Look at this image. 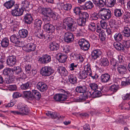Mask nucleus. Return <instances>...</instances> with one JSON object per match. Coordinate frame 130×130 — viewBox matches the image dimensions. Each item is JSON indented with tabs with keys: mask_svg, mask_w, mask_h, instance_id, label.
<instances>
[{
	"mask_svg": "<svg viewBox=\"0 0 130 130\" xmlns=\"http://www.w3.org/2000/svg\"><path fill=\"white\" fill-rule=\"evenodd\" d=\"M38 12L42 14L44 16H50L51 18L55 20H56L59 18V15L57 13L53 12L50 8L42 7H39L38 9Z\"/></svg>",
	"mask_w": 130,
	"mask_h": 130,
	"instance_id": "obj_1",
	"label": "nucleus"
},
{
	"mask_svg": "<svg viewBox=\"0 0 130 130\" xmlns=\"http://www.w3.org/2000/svg\"><path fill=\"white\" fill-rule=\"evenodd\" d=\"M87 88L84 86H77L75 88L76 91L78 93H83V94L79 97L77 98L75 101L77 102H81L86 99L88 95V92H86Z\"/></svg>",
	"mask_w": 130,
	"mask_h": 130,
	"instance_id": "obj_2",
	"label": "nucleus"
},
{
	"mask_svg": "<svg viewBox=\"0 0 130 130\" xmlns=\"http://www.w3.org/2000/svg\"><path fill=\"white\" fill-rule=\"evenodd\" d=\"M63 24L65 26V29L68 31H74L77 27L76 23L70 17L66 18L64 20Z\"/></svg>",
	"mask_w": 130,
	"mask_h": 130,
	"instance_id": "obj_3",
	"label": "nucleus"
},
{
	"mask_svg": "<svg viewBox=\"0 0 130 130\" xmlns=\"http://www.w3.org/2000/svg\"><path fill=\"white\" fill-rule=\"evenodd\" d=\"M23 93L24 96L30 100L34 99L39 100L41 96V94L36 90H32L31 92L30 91H24Z\"/></svg>",
	"mask_w": 130,
	"mask_h": 130,
	"instance_id": "obj_4",
	"label": "nucleus"
},
{
	"mask_svg": "<svg viewBox=\"0 0 130 130\" xmlns=\"http://www.w3.org/2000/svg\"><path fill=\"white\" fill-rule=\"evenodd\" d=\"M18 111H12L11 112L14 115H20L22 116L27 115L29 111L28 106L25 104L19 103L17 106Z\"/></svg>",
	"mask_w": 130,
	"mask_h": 130,
	"instance_id": "obj_5",
	"label": "nucleus"
},
{
	"mask_svg": "<svg viewBox=\"0 0 130 130\" xmlns=\"http://www.w3.org/2000/svg\"><path fill=\"white\" fill-rule=\"evenodd\" d=\"M99 16L103 20H108L111 17L112 13L109 9L105 8L100 9L98 12Z\"/></svg>",
	"mask_w": 130,
	"mask_h": 130,
	"instance_id": "obj_6",
	"label": "nucleus"
},
{
	"mask_svg": "<svg viewBox=\"0 0 130 130\" xmlns=\"http://www.w3.org/2000/svg\"><path fill=\"white\" fill-rule=\"evenodd\" d=\"M61 92H64V94H57L53 96V99L57 101H65L67 99L68 97L71 95L68 91H66L63 90H61Z\"/></svg>",
	"mask_w": 130,
	"mask_h": 130,
	"instance_id": "obj_7",
	"label": "nucleus"
},
{
	"mask_svg": "<svg viewBox=\"0 0 130 130\" xmlns=\"http://www.w3.org/2000/svg\"><path fill=\"white\" fill-rule=\"evenodd\" d=\"M54 72V70L51 67L49 66H45L41 69V74L43 76H47L51 75Z\"/></svg>",
	"mask_w": 130,
	"mask_h": 130,
	"instance_id": "obj_8",
	"label": "nucleus"
},
{
	"mask_svg": "<svg viewBox=\"0 0 130 130\" xmlns=\"http://www.w3.org/2000/svg\"><path fill=\"white\" fill-rule=\"evenodd\" d=\"M78 44L81 48L84 51L88 50L90 47L88 41L84 39H80L79 41Z\"/></svg>",
	"mask_w": 130,
	"mask_h": 130,
	"instance_id": "obj_9",
	"label": "nucleus"
},
{
	"mask_svg": "<svg viewBox=\"0 0 130 130\" xmlns=\"http://www.w3.org/2000/svg\"><path fill=\"white\" fill-rule=\"evenodd\" d=\"M38 61L41 64H47L51 61V57L47 54L44 55L39 58Z\"/></svg>",
	"mask_w": 130,
	"mask_h": 130,
	"instance_id": "obj_10",
	"label": "nucleus"
},
{
	"mask_svg": "<svg viewBox=\"0 0 130 130\" xmlns=\"http://www.w3.org/2000/svg\"><path fill=\"white\" fill-rule=\"evenodd\" d=\"M16 62V57L14 55L9 56L7 57L6 62L9 67H13L14 65Z\"/></svg>",
	"mask_w": 130,
	"mask_h": 130,
	"instance_id": "obj_11",
	"label": "nucleus"
},
{
	"mask_svg": "<svg viewBox=\"0 0 130 130\" xmlns=\"http://www.w3.org/2000/svg\"><path fill=\"white\" fill-rule=\"evenodd\" d=\"M64 39L66 42L70 43L74 40V37L72 33L69 32L65 33L64 35Z\"/></svg>",
	"mask_w": 130,
	"mask_h": 130,
	"instance_id": "obj_12",
	"label": "nucleus"
},
{
	"mask_svg": "<svg viewBox=\"0 0 130 130\" xmlns=\"http://www.w3.org/2000/svg\"><path fill=\"white\" fill-rule=\"evenodd\" d=\"M36 45L33 43H29L23 47V49L27 52L34 51L35 50Z\"/></svg>",
	"mask_w": 130,
	"mask_h": 130,
	"instance_id": "obj_13",
	"label": "nucleus"
},
{
	"mask_svg": "<svg viewBox=\"0 0 130 130\" xmlns=\"http://www.w3.org/2000/svg\"><path fill=\"white\" fill-rule=\"evenodd\" d=\"M102 51L99 49H96L93 50L91 52V56L93 59H96L99 57L102 54Z\"/></svg>",
	"mask_w": 130,
	"mask_h": 130,
	"instance_id": "obj_14",
	"label": "nucleus"
},
{
	"mask_svg": "<svg viewBox=\"0 0 130 130\" xmlns=\"http://www.w3.org/2000/svg\"><path fill=\"white\" fill-rule=\"evenodd\" d=\"M24 10L22 8H18L15 7V8L12 10L11 12L12 15L14 16H18L21 15L23 14Z\"/></svg>",
	"mask_w": 130,
	"mask_h": 130,
	"instance_id": "obj_15",
	"label": "nucleus"
},
{
	"mask_svg": "<svg viewBox=\"0 0 130 130\" xmlns=\"http://www.w3.org/2000/svg\"><path fill=\"white\" fill-rule=\"evenodd\" d=\"M43 28L44 30L48 33H53L55 29L54 27L50 24H45L43 26Z\"/></svg>",
	"mask_w": 130,
	"mask_h": 130,
	"instance_id": "obj_16",
	"label": "nucleus"
},
{
	"mask_svg": "<svg viewBox=\"0 0 130 130\" xmlns=\"http://www.w3.org/2000/svg\"><path fill=\"white\" fill-rule=\"evenodd\" d=\"M101 1L102 3H101L102 4V5H103V7L104 5H106L110 7H113L116 3V0H105V1Z\"/></svg>",
	"mask_w": 130,
	"mask_h": 130,
	"instance_id": "obj_17",
	"label": "nucleus"
},
{
	"mask_svg": "<svg viewBox=\"0 0 130 130\" xmlns=\"http://www.w3.org/2000/svg\"><path fill=\"white\" fill-rule=\"evenodd\" d=\"M123 32L125 37H128L130 36V23H125Z\"/></svg>",
	"mask_w": 130,
	"mask_h": 130,
	"instance_id": "obj_18",
	"label": "nucleus"
},
{
	"mask_svg": "<svg viewBox=\"0 0 130 130\" xmlns=\"http://www.w3.org/2000/svg\"><path fill=\"white\" fill-rule=\"evenodd\" d=\"M37 87L38 89L41 91H44L47 88V85L43 82H40L37 85Z\"/></svg>",
	"mask_w": 130,
	"mask_h": 130,
	"instance_id": "obj_19",
	"label": "nucleus"
},
{
	"mask_svg": "<svg viewBox=\"0 0 130 130\" xmlns=\"http://www.w3.org/2000/svg\"><path fill=\"white\" fill-rule=\"evenodd\" d=\"M100 78L101 82L103 83L108 82L110 78V75L107 73L102 74Z\"/></svg>",
	"mask_w": 130,
	"mask_h": 130,
	"instance_id": "obj_20",
	"label": "nucleus"
},
{
	"mask_svg": "<svg viewBox=\"0 0 130 130\" xmlns=\"http://www.w3.org/2000/svg\"><path fill=\"white\" fill-rule=\"evenodd\" d=\"M29 5V2L26 0H24L22 2L21 4L22 8L23 9H24L25 11H29L30 9Z\"/></svg>",
	"mask_w": 130,
	"mask_h": 130,
	"instance_id": "obj_21",
	"label": "nucleus"
},
{
	"mask_svg": "<svg viewBox=\"0 0 130 130\" xmlns=\"http://www.w3.org/2000/svg\"><path fill=\"white\" fill-rule=\"evenodd\" d=\"M72 7V5L71 3H66L63 4L61 5V8L62 10L65 11L70 10Z\"/></svg>",
	"mask_w": 130,
	"mask_h": 130,
	"instance_id": "obj_22",
	"label": "nucleus"
},
{
	"mask_svg": "<svg viewBox=\"0 0 130 130\" xmlns=\"http://www.w3.org/2000/svg\"><path fill=\"white\" fill-rule=\"evenodd\" d=\"M115 48L118 50H122V51L125 52V48L123 45L118 42H115L113 44Z\"/></svg>",
	"mask_w": 130,
	"mask_h": 130,
	"instance_id": "obj_23",
	"label": "nucleus"
},
{
	"mask_svg": "<svg viewBox=\"0 0 130 130\" xmlns=\"http://www.w3.org/2000/svg\"><path fill=\"white\" fill-rule=\"evenodd\" d=\"M117 71L119 74L121 75H123L126 73V68L123 66L120 65L117 68Z\"/></svg>",
	"mask_w": 130,
	"mask_h": 130,
	"instance_id": "obj_24",
	"label": "nucleus"
},
{
	"mask_svg": "<svg viewBox=\"0 0 130 130\" xmlns=\"http://www.w3.org/2000/svg\"><path fill=\"white\" fill-rule=\"evenodd\" d=\"M19 34L21 38H25L27 36L28 32L27 30L23 29L19 30Z\"/></svg>",
	"mask_w": 130,
	"mask_h": 130,
	"instance_id": "obj_25",
	"label": "nucleus"
},
{
	"mask_svg": "<svg viewBox=\"0 0 130 130\" xmlns=\"http://www.w3.org/2000/svg\"><path fill=\"white\" fill-rule=\"evenodd\" d=\"M24 20L25 22L27 24L31 23L33 19L30 14H26L24 16Z\"/></svg>",
	"mask_w": 130,
	"mask_h": 130,
	"instance_id": "obj_26",
	"label": "nucleus"
},
{
	"mask_svg": "<svg viewBox=\"0 0 130 130\" xmlns=\"http://www.w3.org/2000/svg\"><path fill=\"white\" fill-rule=\"evenodd\" d=\"M57 71L61 75L64 76H67L68 73L66 69L62 67H59L57 69Z\"/></svg>",
	"mask_w": 130,
	"mask_h": 130,
	"instance_id": "obj_27",
	"label": "nucleus"
},
{
	"mask_svg": "<svg viewBox=\"0 0 130 130\" xmlns=\"http://www.w3.org/2000/svg\"><path fill=\"white\" fill-rule=\"evenodd\" d=\"M90 95L93 98H95L97 97H100L101 95V92L100 91H94L92 93L90 92H88V95L90 96Z\"/></svg>",
	"mask_w": 130,
	"mask_h": 130,
	"instance_id": "obj_28",
	"label": "nucleus"
},
{
	"mask_svg": "<svg viewBox=\"0 0 130 130\" xmlns=\"http://www.w3.org/2000/svg\"><path fill=\"white\" fill-rule=\"evenodd\" d=\"M123 13V10L120 9H116L114 10V15L117 18H119L122 16Z\"/></svg>",
	"mask_w": 130,
	"mask_h": 130,
	"instance_id": "obj_29",
	"label": "nucleus"
},
{
	"mask_svg": "<svg viewBox=\"0 0 130 130\" xmlns=\"http://www.w3.org/2000/svg\"><path fill=\"white\" fill-rule=\"evenodd\" d=\"M110 27L113 33L117 31L118 27V22L114 20L112 22V24L111 25Z\"/></svg>",
	"mask_w": 130,
	"mask_h": 130,
	"instance_id": "obj_30",
	"label": "nucleus"
},
{
	"mask_svg": "<svg viewBox=\"0 0 130 130\" xmlns=\"http://www.w3.org/2000/svg\"><path fill=\"white\" fill-rule=\"evenodd\" d=\"M46 115L52 118L55 119L57 118H59L61 117V116H59L58 113L56 112H52L51 111H48L46 113Z\"/></svg>",
	"mask_w": 130,
	"mask_h": 130,
	"instance_id": "obj_31",
	"label": "nucleus"
},
{
	"mask_svg": "<svg viewBox=\"0 0 130 130\" xmlns=\"http://www.w3.org/2000/svg\"><path fill=\"white\" fill-rule=\"evenodd\" d=\"M100 64L102 66L106 67L109 64V62L107 59L106 58H101L100 59Z\"/></svg>",
	"mask_w": 130,
	"mask_h": 130,
	"instance_id": "obj_32",
	"label": "nucleus"
},
{
	"mask_svg": "<svg viewBox=\"0 0 130 130\" xmlns=\"http://www.w3.org/2000/svg\"><path fill=\"white\" fill-rule=\"evenodd\" d=\"M129 78H126L125 77L121 78V85L122 86H125L130 84V80Z\"/></svg>",
	"mask_w": 130,
	"mask_h": 130,
	"instance_id": "obj_33",
	"label": "nucleus"
},
{
	"mask_svg": "<svg viewBox=\"0 0 130 130\" xmlns=\"http://www.w3.org/2000/svg\"><path fill=\"white\" fill-rule=\"evenodd\" d=\"M50 46L51 50L52 51H56L58 50L59 47V45L55 42L51 43Z\"/></svg>",
	"mask_w": 130,
	"mask_h": 130,
	"instance_id": "obj_34",
	"label": "nucleus"
},
{
	"mask_svg": "<svg viewBox=\"0 0 130 130\" xmlns=\"http://www.w3.org/2000/svg\"><path fill=\"white\" fill-rule=\"evenodd\" d=\"M88 74L85 71H80L78 74V77L80 79H85L87 78Z\"/></svg>",
	"mask_w": 130,
	"mask_h": 130,
	"instance_id": "obj_35",
	"label": "nucleus"
},
{
	"mask_svg": "<svg viewBox=\"0 0 130 130\" xmlns=\"http://www.w3.org/2000/svg\"><path fill=\"white\" fill-rule=\"evenodd\" d=\"M69 81L72 84H74L76 82L77 78L73 74H70L69 75Z\"/></svg>",
	"mask_w": 130,
	"mask_h": 130,
	"instance_id": "obj_36",
	"label": "nucleus"
},
{
	"mask_svg": "<svg viewBox=\"0 0 130 130\" xmlns=\"http://www.w3.org/2000/svg\"><path fill=\"white\" fill-rule=\"evenodd\" d=\"M1 46L3 47H6L9 44V41L7 38H4L1 41Z\"/></svg>",
	"mask_w": 130,
	"mask_h": 130,
	"instance_id": "obj_37",
	"label": "nucleus"
},
{
	"mask_svg": "<svg viewBox=\"0 0 130 130\" xmlns=\"http://www.w3.org/2000/svg\"><path fill=\"white\" fill-rule=\"evenodd\" d=\"M14 3L15 2L14 1L10 0L4 3V5L7 9H10L13 7Z\"/></svg>",
	"mask_w": 130,
	"mask_h": 130,
	"instance_id": "obj_38",
	"label": "nucleus"
},
{
	"mask_svg": "<svg viewBox=\"0 0 130 130\" xmlns=\"http://www.w3.org/2000/svg\"><path fill=\"white\" fill-rule=\"evenodd\" d=\"M42 23V21L41 20L39 19H36L34 22V27L37 28L38 29H39L41 28Z\"/></svg>",
	"mask_w": 130,
	"mask_h": 130,
	"instance_id": "obj_39",
	"label": "nucleus"
},
{
	"mask_svg": "<svg viewBox=\"0 0 130 130\" xmlns=\"http://www.w3.org/2000/svg\"><path fill=\"white\" fill-rule=\"evenodd\" d=\"M10 40L13 43L18 44L19 42L18 36L15 35H13L10 37Z\"/></svg>",
	"mask_w": 130,
	"mask_h": 130,
	"instance_id": "obj_40",
	"label": "nucleus"
},
{
	"mask_svg": "<svg viewBox=\"0 0 130 130\" xmlns=\"http://www.w3.org/2000/svg\"><path fill=\"white\" fill-rule=\"evenodd\" d=\"M58 58V60L60 62L64 63L67 60V57L66 55L61 54L59 56Z\"/></svg>",
	"mask_w": 130,
	"mask_h": 130,
	"instance_id": "obj_41",
	"label": "nucleus"
},
{
	"mask_svg": "<svg viewBox=\"0 0 130 130\" xmlns=\"http://www.w3.org/2000/svg\"><path fill=\"white\" fill-rule=\"evenodd\" d=\"M11 71L15 74H19L21 71V69L19 67H14L11 69Z\"/></svg>",
	"mask_w": 130,
	"mask_h": 130,
	"instance_id": "obj_42",
	"label": "nucleus"
},
{
	"mask_svg": "<svg viewBox=\"0 0 130 130\" xmlns=\"http://www.w3.org/2000/svg\"><path fill=\"white\" fill-rule=\"evenodd\" d=\"M122 43L125 48V52H127L128 50L127 48H129L130 47V40H127L123 41Z\"/></svg>",
	"mask_w": 130,
	"mask_h": 130,
	"instance_id": "obj_43",
	"label": "nucleus"
},
{
	"mask_svg": "<svg viewBox=\"0 0 130 130\" xmlns=\"http://www.w3.org/2000/svg\"><path fill=\"white\" fill-rule=\"evenodd\" d=\"M88 28L89 30L94 31L96 29V24L95 23L91 22L88 25Z\"/></svg>",
	"mask_w": 130,
	"mask_h": 130,
	"instance_id": "obj_44",
	"label": "nucleus"
},
{
	"mask_svg": "<svg viewBox=\"0 0 130 130\" xmlns=\"http://www.w3.org/2000/svg\"><path fill=\"white\" fill-rule=\"evenodd\" d=\"M78 17L79 18H80L86 21L87 19H88L89 15L87 12H82L80 14Z\"/></svg>",
	"mask_w": 130,
	"mask_h": 130,
	"instance_id": "obj_45",
	"label": "nucleus"
},
{
	"mask_svg": "<svg viewBox=\"0 0 130 130\" xmlns=\"http://www.w3.org/2000/svg\"><path fill=\"white\" fill-rule=\"evenodd\" d=\"M122 35L119 32L117 33L114 36V39L117 41H120L122 40Z\"/></svg>",
	"mask_w": 130,
	"mask_h": 130,
	"instance_id": "obj_46",
	"label": "nucleus"
},
{
	"mask_svg": "<svg viewBox=\"0 0 130 130\" xmlns=\"http://www.w3.org/2000/svg\"><path fill=\"white\" fill-rule=\"evenodd\" d=\"M50 18H51L50 16L49 15L44 16L43 17L42 19L45 24H49V23L50 22Z\"/></svg>",
	"mask_w": 130,
	"mask_h": 130,
	"instance_id": "obj_47",
	"label": "nucleus"
},
{
	"mask_svg": "<svg viewBox=\"0 0 130 130\" xmlns=\"http://www.w3.org/2000/svg\"><path fill=\"white\" fill-rule=\"evenodd\" d=\"M89 87L91 89L95 91L99 88V86L97 84L95 83H92L89 84Z\"/></svg>",
	"mask_w": 130,
	"mask_h": 130,
	"instance_id": "obj_48",
	"label": "nucleus"
},
{
	"mask_svg": "<svg viewBox=\"0 0 130 130\" xmlns=\"http://www.w3.org/2000/svg\"><path fill=\"white\" fill-rule=\"evenodd\" d=\"M86 22V21L85 20L80 18H79L77 20V22L78 25L80 26H84Z\"/></svg>",
	"mask_w": 130,
	"mask_h": 130,
	"instance_id": "obj_49",
	"label": "nucleus"
},
{
	"mask_svg": "<svg viewBox=\"0 0 130 130\" xmlns=\"http://www.w3.org/2000/svg\"><path fill=\"white\" fill-rule=\"evenodd\" d=\"M15 78L14 76H10L9 78L6 79L5 83L7 84H9L13 82Z\"/></svg>",
	"mask_w": 130,
	"mask_h": 130,
	"instance_id": "obj_50",
	"label": "nucleus"
},
{
	"mask_svg": "<svg viewBox=\"0 0 130 130\" xmlns=\"http://www.w3.org/2000/svg\"><path fill=\"white\" fill-rule=\"evenodd\" d=\"M35 35L41 39H45V36L43 34L40 30H39L37 32H36Z\"/></svg>",
	"mask_w": 130,
	"mask_h": 130,
	"instance_id": "obj_51",
	"label": "nucleus"
},
{
	"mask_svg": "<svg viewBox=\"0 0 130 130\" xmlns=\"http://www.w3.org/2000/svg\"><path fill=\"white\" fill-rule=\"evenodd\" d=\"M85 4L88 10L91 9L93 7V3L90 1L86 2Z\"/></svg>",
	"mask_w": 130,
	"mask_h": 130,
	"instance_id": "obj_52",
	"label": "nucleus"
},
{
	"mask_svg": "<svg viewBox=\"0 0 130 130\" xmlns=\"http://www.w3.org/2000/svg\"><path fill=\"white\" fill-rule=\"evenodd\" d=\"M74 13L76 15H78V16L82 12L79 7H75L73 9Z\"/></svg>",
	"mask_w": 130,
	"mask_h": 130,
	"instance_id": "obj_53",
	"label": "nucleus"
},
{
	"mask_svg": "<svg viewBox=\"0 0 130 130\" xmlns=\"http://www.w3.org/2000/svg\"><path fill=\"white\" fill-rule=\"evenodd\" d=\"M17 23V22L14 20H13L10 21L9 24V26L11 28L14 29L16 28L18 26V25Z\"/></svg>",
	"mask_w": 130,
	"mask_h": 130,
	"instance_id": "obj_54",
	"label": "nucleus"
},
{
	"mask_svg": "<svg viewBox=\"0 0 130 130\" xmlns=\"http://www.w3.org/2000/svg\"><path fill=\"white\" fill-rule=\"evenodd\" d=\"M70 47L68 46H64L61 47V50L62 52L67 53L70 51Z\"/></svg>",
	"mask_w": 130,
	"mask_h": 130,
	"instance_id": "obj_55",
	"label": "nucleus"
},
{
	"mask_svg": "<svg viewBox=\"0 0 130 130\" xmlns=\"http://www.w3.org/2000/svg\"><path fill=\"white\" fill-rule=\"evenodd\" d=\"M119 88L118 85H113L110 86V89L113 92H115L118 90Z\"/></svg>",
	"mask_w": 130,
	"mask_h": 130,
	"instance_id": "obj_56",
	"label": "nucleus"
},
{
	"mask_svg": "<svg viewBox=\"0 0 130 130\" xmlns=\"http://www.w3.org/2000/svg\"><path fill=\"white\" fill-rule=\"evenodd\" d=\"M31 69V66L30 64L26 65L25 67V70L27 74L30 75L31 74L30 70Z\"/></svg>",
	"mask_w": 130,
	"mask_h": 130,
	"instance_id": "obj_57",
	"label": "nucleus"
},
{
	"mask_svg": "<svg viewBox=\"0 0 130 130\" xmlns=\"http://www.w3.org/2000/svg\"><path fill=\"white\" fill-rule=\"evenodd\" d=\"M77 64L76 63H71L69 66L70 70L73 71L74 70L75 68H77Z\"/></svg>",
	"mask_w": 130,
	"mask_h": 130,
	"instance_id": "obj_58",
	"label": "nucleus"
},
{
	"mask_svg": "<svg viewBox=\"0 0 130 130\" xmlns=\"http://www.w3.org/2000/svg\"><path fill=\"white\" fill-rule=\"evenodd\" d=\"M31 85L29 82H28L21 86V88L23 89H26L29 88Z\"/></svg>",
	"mask_w": 130,
	"mask_h": 130,
	"instance_id": "obj_59",
	"label": "nucleus"
},
{
	"mask_svg": "<svg viewBox=\"0 0 130 130\" xmlns=\"http://www.w3.org/2000/svg\"><path fill=\"white\" fill-rule=\"evenodd\" d=\"M11 69L9 68L4 69L3 70V74L5 75L8 76L10 74Z\"/></svg>",
	"mask_w": 130,
	"mask_h": 130,
	"instance_id": "obj_60",
	"label": "nucleus"
},
{
	"mask_svg": "<svg viewBox=\"0 0 130 130\" xmlns=\"http://www.w3.org/2000/svg\"><path fill=\"white\" fill-rule=\"evenodd\" d=\"M104 20H103L100 21L101 26L103 29H106L107 27V23Z\"/></svg>",
	"mask_w": 130,
	"mask_h": 130,
	"instance_id": "obj_61",
	"label": "nucleus"
},
{
	"mask_svg": "<svg viewBox=\"0 0 130 130\" xmlns=\"http://www.w3.org/2000/svg\"><path fill=\"white\" fill-rule=\"evenodd\" d=\"M91 19L93 20H97L99 19V16L96 13H94L92 14Z\"/></svg>",
	"mask_w": 130,
	"mask_h": 130,
	"instance_id": "obj_62",
	"label": "nucleus"
},
{
	"mask_svg": "<svg viewBox=\"0 0 130 130\" xmlns=\"http://www.w3.org/2000/svg\"><path fill=\"white\" fill-rule=\"evenodd\" d=\"M103 33L100 34L99 36L100 39L102 41H103L105 40L106 38V36L105 35L104 32H103Z\"/></svg>",
	"mask_w": 130,
	"mask_h": 130,
	"instance_id": "obj_63",
	"label": "nucleus"
},
{
	"mask_svg": "<svg viewBox=\"0 0 130 130\" xmlns=\"http://www.w3.org/2000/svg\"><path fill=\"white\" fill-rule=\"evenodd\" d=\"M88 75L91 77L93 79H95L98 77V76L96 74L92 73V72L89 73Z\"/></svg>",
	"mask_w": 130,
	"mask_h": 130,
	"instance_id": "obj_64",
	"label": "nucleus"
}]
</instances>
